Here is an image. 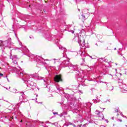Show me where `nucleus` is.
I'll list each match as a JSON object with an SVG mask.
<instances>
[{
	"instance_id": "1",
	"label": "nucleus",
	"mask_w": 127,
	"mask_h": 127,
	"mask_svg": "<svg viewBox=\"0 0 127 127\" xmlns=\"http://www.w3.org/2000/svg\"><path fill=\"white\" fill-rule=\"evenodd\" d=\"M18 74L20 77H22V80L24 81V83H25V84H28L27 87H29L30 88L35 87V88H37V87H36V84L30 80V79H31L30 75L26 74L24 72V71H20V73Z\"/></svg>"
},
{
	"instance_id": "2",
	"label": "nucleus",
	"mask_w": 127,
	"mask_h": 127,
	"mask_svg": "<svg viewBox=\"0 0 127 127\" xmlns=\"http://www.w3.org/2000/svg\"><path fill=\"white\" fill-rule=\"evenodd\" d=\"M80 37L78 38V43L79 44L80 46L84 47L86 45V43H85V38L84 37L81 36L82 33H80Z\"/></svg>"
},
{
	"instance_id": "3",
	"label": "nucleus",
	"mask_w": 127,
	"mask_h": 127,
	"mask_svg": "<svg viewBox=\"0 0 127 127\" xmlns=\"http://www.w3.org/2000/svg\"><path fill=\"white\" fill-rule=\"evenodd\" d=\"M96 114L97 115L99 118H100L101 120H105V117H104V115L102 114L101 111L99 110H96Z\"/></svg>"
},
{
	"instance_id": "4",
	"label": "nucleus",
	"mask_w": 127,
	"mask_h": 127,
	"mask_svg": "<svg viewBox=\"0 0 127 127\" xmlns=\"http://www.w3.org/2000/svg\"><path fill=\"white\" fill-rule=\"evenodd\" d=\"M54 81L57 82V83L60 82V81H62V78H61V76L59 75H56L54 77Z\"/></svg>"
},
{
	"instance_id": "5",
	"label": "nucleus",
	"mask_w": 127,
	"mask_h": 127,
	"mask_svg": "<svg viewBox=\"0 0 127 127\" xmlns=\"http://www.w3.org/2000/svg\"><path fill=\"white\" fill-rule=\"evenodd\" d=\"M8 47L10 48L11 46H10V43H8V41H4L3 42V47Z\"/></svg>"
},
{
	"instance_id": "6",
	"label": "nucleus",
	"mask_w": 127,
	"mask_h": 127,
	"mask_svg": "<svg viewBox=\"0 0 127 127\" xmlns=\"http://www.w3.org/2000/svg\"><path fill=\"white\" fill-rule=\"evenodd\" d=\"M63 65H65V66H68V67H70V61L69 60H64L62 63Z\"/></svg>"
},
{
	"instance_id": "7",
	"label": "nucleus",
	"mask_w": 127,
	"mask_h": 127,
	"mask_svg": "<svg viewBox=\"0 0 127 127\" xmlns=\"http://www.w3.org/2000/svg\"><path fill=\"white\" fill-rule=\"evenodd\" d=\"M73 126V127H76V125H75L71 123L70 122H68L67 123H65L64 125V126H63V127H69V126Z\"/></svg>"
},
{
	"instance_id": "8",
	"label": "nucleus",
	"mask_w": 127,
	"mask_h": 127,
	"mask_svg": "<svg viewBox=\"0 0 127 127\" xmlns=\"http://www.w3.org/2000/svg\"><path fill=\"white\" fill-rule=\"evenodd\" d=\"M69 67H71V69L73 70V71L75 70L77 71V69H78V66L77 65H73L72 64H69Z\"/></svg>"
},
{
	"instance_id": "9",
	"label": "nucleus",
	"mask_w": 127,
	"mask_h": 127,
	"mask_svg": "<svg viewBox=\"0 0 127 127\" xmlns=\"http://www.w3.org/2000/svg\"><path fill=\"white\" fill-rule=\"evenodd\" d=\"M20 101H21L20 102L17 104V106H18V107H19V106H20V105H21V103H22V102H24L23 95H22L20 96Z\"/></svg>"
},
{
	"instance_id": "10",
	"label": "nucleus",
	"mask_w": 127,
	"mask_h": 127,
	"mask_svg": "<svg viewBox=\"0 0 127 127\" xmlns=\"http://www.w3.org/2000/svg\"><path fill=\"white\" fill-rule=\"evenodd\" d=\"M29 75H30L31 79V78H37V77H39L38 73H34L33 74H30Z\"/></svg>"
},
{
	"instance_id": "11",
	"label": "nucleus",
	"mask_w": 127,
	"mask_h": 127,
	"mask_svg": "<svg viewBox=\"0 0 127 127\" xmlns=\"http://www.w3.org/2000/svg\"><path fill=\"white\" fill-rule=\"evenodd\" d=\"M121 89H122V90H124V91H127V85H126V84H123V85L121 86Z\"/></svg>"
},
{
	"instance_id": "12",
	"label": "nucleus",
	"mask_w": 127,
	"mask_h": 127,
	"mask_svg": "<svg viewBox=\"0 0 127 127\" xmlns=\"http://www.w3.org/2000/svg\"><path fill=\"white\" fill-rule=\"evenodd\" d=\"M108 90H109V91H113L114 90V86H113L111 85H109L107 86Z\"/></svg>"
},
{
	"instance_id": "13",
	"label": "nucleus",
	"mask_w": 127,
	"mask_h": 127,
	"mask_svg": "<svg viewBox=\"0 0 127 127\" xmlns=\"http://www.w3.org/2000/svg\"><path fill=\"white\" fill-rule=\"evenodd\" d=\"M83 62L82 63L80 64L81 66H86L85 63L86 62H85V59H82Z\"/></svg>"
},
{
	"instance_id": "14",
	"label": "nucleus",
	"mask_w": 127,
	"mask_h": 127,
	"mask_svg": "<svg viewBox=\"0 0 127 127\" xmlns=\"http://www.w3.org/2000/svg\"><path fill=\"white\" fill-rule=\"evenodd\" d=\"M118 83H119V86H121V85H122V84H124V83H123V79H119Z\"/></svg>"
},
{
	"instance_id": "15",
	"label": "nucleus",
	"mask_w": 127,
	"mask_h": 127,
	"mask_svg": "<svg viewBox=\"0 0 127 127\" xmlns=\"http://www.w3.org/2000/svg\"><path fill=\"white\" fill-rule=\"evenodd\" d=\"M81 16H82V19H83V20H86V19H87V18H86V16H85V15L84 14H82L81 15Z\"/></svg>"
},
{
	"instance_id": "16",
	"label": "nucleus",
	"mask_w": 127,
	"mask_h": 127,
	"mask_svg": "<svg viewBox=\"0 0 127 127\" xmlns=\"http://www.w3.org/2000/svg\"><path fill=\"white\" fill-rule=\"evenodd\" d=\"M73 41H77L78 42V40H79V37L78 38V37H75L73 39Z\"/></svg>"
},
{
	"instance_id": "17",
	"label": "nucleus",
	"mask_w": 127,
	"mask_h": 127,
	"mask_svg": "<svg viewBox=\"0 0 127 127\" xmlns=\"http://www.w3.org/2000/svg\"><path fill=\"white\" fill-rule=\"evenodd\" d=\"M59 49L61 50H64V51H65V50H66V49L62 46L59 47Z\"/></svg>"
},
{
	"instance_id": "18",
	"label": "nucleus",
	"mask_w": 127,
	"mask_h": 127,
	"mask_svg": "<svg viewBox=\"0 0 127 127\" xmlns=\"http://www.w3.org/2000/svg\"><path fill=\"white\" fill-rule=\"evenodd\" d=\"M12 61L14 64H17V59H13Z\"/></svg>"
},
{
	"instance_id": "19",
	"label": "nucleus",
	"mask_w": 127,
	"mask_h": 127,
	"mask_svg": "<svg viewBox=\"0 0 127 127\" xmlns=\"http://www.w3.org/2000/svg\"><path fill=\"white\" fill-rule=\"evenodd\" d=\"M0 47H3V42L2 41H0Z\"/></svg>"
},
{
	"instance_id": "20",
	"label": "nucleus",
	"mask_w": 127,
	"mask_h": 127,
	"mask_svg": "<svg viewBox=\"0 0 127 127\" xmlns=\"http://www.w3.org/2000/svg\"><path fill=\"white\" fill-rule=\"evenodd\" d=\"M8 40V42L10 43V44H11V38H9Z\"/></svg>"
},
{
	"instance_id": "21",
	"label": "nucleus",
	"mask_w": 127,
	"mask_h": 127,
	"mask_svg": "<svg viewBox=\"0 0 127 127\" xmlns=\"http://www.w3.org/2000/svg\"><path fill=\"white\" fill-rule=\"evenodd\" d=\"M13 59H17V56L16 55L13 56Z\"/></svg>"
},
{
	"instance_id": "22",
	"label": "nucleus",
	"mask_w": 127,
	"mask_h": 127,
	"mask_svg": "<svg viewBox=\"0 0 127 127\" xmlns=\"http://www.w3.org/2000/svg\"><path fill=\"white\" fill-rule=\"evenodd\" d=\"M121 116H122V117H123V118H127V116H124L122 113H121Z\"/></svg>"
},
{
	"instance_id": "23",
	"label": "nucleus",
	"mask_w": 127,
	"mask_h": 127,
	"mask_svg": "<svg viewBox=\"0 0 127 127\" xmlns=\"http://www.w3.org/2000/svg\"><path fill=\"white\" fill-rule=\"evenodd\" d=\"M58 90V91H59V92H60V91H61V89H60V88L59 87H56Z\"/></svg>"
},
{
	"instance_id": "24",
	"label": "nucleus",
	"mask_w": 127,
	"mask_h": 127,
	"mask_svg": "<svg viewBox=\"0 0 127 127\" xmlns=\"http://www.w3.org/2000/svg\"><path fill=\"white\" fill-rule=\"evenodd\" d=\"M10 59H12V60H13V56H10Z\"/></svg>"
},
{
	"instance_id": "25",
	"label": "nucleus",
	"mask_w": 127,
	"mask_h": 127,
	"mask_svg": "<svg viewBox=\"0 0 127 127\" xmlns=\"http://www.w3.org/2000/svg\"><path fill=\"white\" fill-rule=\"evenodd\" d=\"M117 122H123V120H121V119H118L117 120Z\"/></svg>"
},
{
	"instance_id": "26",
	"label": "nucleus",
	"mask_w": 127,
	"mask_h": 127,
	"mask_svg": "<svg viewBox=\"0 0 127 127\" xmlns=\"http://www.w3.org/2000/svg\"><path fill=\"white\" fill-rule=\"evenodd\" d=\"M119 112V109L115 110V113H118Z\"/></svg>"
},
{
	"instance_id": "27",
	"label": "nucleus",
	"mask_w": 127,
	"mask_h": 127,
	"mask_svg": "<svg viewBox=\"0 0 127 127\" xmlns=\"http://www.w3.org/2000/svg\"><path fill=\"white\" fill-rule=\"evenodd\" d=\"M105 122H106V123H109V120H107V119H105Z\"/></svg>"
},
{
	"instance_id": "28",
	"label": "nucleus",
	"mask_w": 127,
	"mask_h": 127,
	"mask_svg": "<svg viewBox=\"0 0 127 127\" xmlns=\"http://www.w3.org/2000/svg\"><path fill=\"white\" fill-rule=\"evenodd\" d=\"M58 113L57 112H53L54 115H57Z\"/></svg>"
},
{
	"instance_id": "29",
	"label": "nucleus",
	"mask_w": 127,
	"mask_h": 127,
	"mask_svg": "<svg viewBox=\"0 0 127 127\" xmlns=\"http://www.w3.org/2000/svg\"><path fill=\"white\" fill-rule=\"evenodd\" d=\"M0 76H3V74L0 73Z\"/></svg>"
},
{
	"instance_id": "30",
	"label": "nucleus",
	"mask_w": 127,
	"mask_h": 127,
	"mask_svg": "<svg viewBox=\"0 0 127 127\" xmlns=\"http://www.w3.org/2000/svg\"><path fill=\"white\" fill-rule=\"evenodd\" d=\"M83 126L84 127H86V126H87V124H84V125H83Z\"/></svg>"
},
{
	"instance_id": "31",
	"label": "nucleus",
	"mask_w": 127,
	"mask_h": 127,
	"mask_svg": "<svg viewBox=\"0 0 127 127\" xmlns=\"http://www.w3.org/2000/svg\"><path fill=\"white\" fill-rule=\"evenodd\" d=\"M100 127H106L105 126H100Z\"/></svg>"
},
{
	"instance_id": "32",
	"label": "nucleus",
	"mask_w": 127,
	"mask_h": 127,
	"mask_svg": "<svg viewBox=\"0 0 127 127\" xmlns=\"http://www.w3.org/2000/svg\"><path fill=\"white\" fill-rule=\"evenodd\" d=\"M44 12H46V10H45V9H44Z\"/></svg>"
},
{
	"instance_id": "33",
	"label": "nucleus",
	"mask_w": 127,
	"mask_h": 127,
	"mask_svg": "<svg viewBox=\"0 0 127 127\" xmlns=\"http://www.w3.org/2000/svg\"><path fill=\"white\" fill-rule=\"evenodd\" d=\"M4 78H7V76H4Z\"/></svg>"
},
{
	"instance_id": "34",
	"label": "nucleus",
	"mask_w": 127,
	"mask_h": 127,
	"mask_svg": "<svg viewBox=\"0 0 127 127\" xmlns=\"http://www.w3.org/2000/svg\"><path fill=\"white\" fill-rule=\"evenodd\" d=\"M7 80L8 82H9V80H8V78H7Z\"/></svg>"
},
{
	"instance_id": "35",
	"label": "nucleus",
	"mask_w": 127,
	"mask_h": 127,
	"mask_svg": "<svg viewBox=\"0 0 127 127\" xmlns=\"http://www.w3.org/2000/svg\"><path fill=\"white\" fill-rule=\"evenodd\" d=\"M37 88L38 89V91H39V88L37 87Z\"/></svg>"
},
{
	"instance_id": "36",
	"label": "nucleus",
	"mask_w": 127,
	"mask_h": 127,
	"mask_svg": "<svg viewBox=\"0 0 127 127\" xmlns=\"http://www.w3.org/2000/svg\"><path fill=\"white\" fill-rule=\"evenodd\" d=\"M78 11H80V9L79 8L78 9Z\"/></svg>"
},
{
	"instance_id": "37",
	"label": "nucleus",
	"mask_w": 127,
	"mask_h": 127,
	"mask_svg": "<svg viewBox=\"0 0 127 127\" xmlns=\"http://www.w3.org/2000/svg\"><path fill=\"white\" fill-rule=\"evenodd\" d=\"M117 116H119V113H117Z\"/></svg>"
},
{
	"instance_id": "38",
	"label": "nucleus",
	"mask_w": 127,
	"mask_h": 127,
	"mask_svg": "<svg viewBox=\"0 0 127 127\" xmlns=\"http://www.w3.org/2000/svg\"><path fill=\"white\" fill-rule=\"evenodd\" d=\"M20 122H21V123H22V120H21V121H20Z\"/></svg>"
},
{
	"instance_id": "39",
	"label": "nucleus",
	"mask_w": 127,
	"mask_h": 127,
	"mask_svg": "<svg viewBox=\"0 0 127 127\" xmlns=\"http://www.w3.org/2000/svg\"><path fill=\"white\" fill-rule=\"evenodd\" d=\"M116 49H117L116 48H115V49H114V50H116Z\"/></svg>"
},
{
	"instance_id": "40",
	"label": "nucleus",
	"mask_w": 127,
	"mask_h": 127,
	"mask_svg": "<svg viewBox=\"0 0 127 127\" xmlns=\"http://www.w3.org/2000/svg\"><path fill=\"white\" fill-rule=\"evenodd\" d=\"M103 110H105V109H106V108H103Z\"/></svg>"
},
{
	"instance_id": "41",
	"label": "nucleus",
	"mask_w": 127,
	"mask_h": 127,
	"mask_svg": "<svg viewBox=\"0 0 127 127\" xmlns=\"http://www.w3.org/2000/svg\"><path fill=\"white\" fill-rule=\"evenodd\" d=\"M90 58H92V56H90Z\"/></svg>"
},
{
	"instance_id": "42",
	"label": "nucleus",
	"mask_w": 127,
	"mask_h": 127,
	"mask_svg": "<svg viewBox=\"0 0 127 127\" xmlns=\"http://www.w3.org/2000/svg\"><path fill=\"white\" fill-rule=\"evenodd\" d=\"M112 120H114V117L112 118Z\"/></svg>"
},
{
	"instance_id": "43",
	"label": "nucleus",
	"mask_w": 127,
	"mask_h": 127,
	"mask_svg": "<svg viewBox=\"0 0 127 127\" xmlns=\"http://www.w3.org/2000/svg\"><path fill=\"white\" fill-rule=\"evenodd\" d=\"M44 82H46V81H45V80H44Z\"/></svg>"
},
{
	"instance_id": "44",
	"label": "nucleus",
	"mask_w": 127,
	"mask_h": 127,
	"mask_svg": "<svg viewBox=\"0 0 127 127\" xmlns=\"http://www.w3.org/2000/svg\"><path fill=\"white\" fill-rule=\"evenodd\" d=\"M6 90H8L7 88H6Z\"/></svg>"
},
{
	"instance_id": "45",
	"label": "nucleus",
	"mask_w": 127,
	"mask_h": 127,
	"mask_svg": "<svg viewBox=\"0 0 127 127\" xmlns=\"http://www.w3.org/2000/svg\"><path fill=\"white\" fill-rule=\"evenodd\" d=\"M121 56H122V55H123V54H121Z\"/></svg>"
},
{
	"instance_id": "46",
	"label": "nucleus",
	"mask_w": 127,
	"mask_h": 127,
	"mask_svg": "<svg viewBox=\"0 0 127 127\" xmlns=\"http://www.w3.org/2000/svg\"><path fill=\"white\" fill-rule=\"evenodd\" d=\"M123 59H125V57H123Z\"/></svg>"
},
{
	"instance_id": "47",
	"label": "nucleus",
	"mask_w": 127,
	"mask_h": 127,
	"mask_svg": "<svg viewBox=\"0 0 127 127\" xmlns=\"http://www.w3.org/2000/svg\"><path fill=\"white\" fill-rule=\"evenodd\" d=\"M41 59H43V58H41Z\"/></svg>"
},
{
	"instance_id": "48",
	"label": "nucleus",
	"mask_w": 127,
	"mask_h": 127,
	"mask_svg": "<svg viewBox=\"0 0 127 127\" xmlns=\"http://www.w3.org/2000/svg\"><path fill=\"white\" fill-rule=\"evenodd\" d=\"M116 64V65H118V64Z\"/></svg>"
},
{
	"instance_id": "49",
	"label": "nucleus",
	"mask_w": 127,
	"mask_h": 127,
	"mask_svg": "<svg viewBox=\"0 0 127 127\" xmlns=\"http://www.w3.org/2000/svg\"><path fill=\"white\" fill-rule=\"evenodd\" d=\"M126 127H127V125H126Z\"/></svg>"
},
{
	"instance_id": "50",
	"label": "nucleus",
	"mask_w": 127,
	"mask_h": 127,
	"mask_svg": "<svg viewBox=\"0 0 127 127\" xmlns=\"http://www.w3.org/2000/svg\"><path fill=\"white\" fill-rule=\"evenodd\" d=\"M83 21V22H84V21Z\"/></svg>"
},
{
	"instance_id": "51",
	"label": "nucleus",
	"mask_w": 127,
	"mask_h": 127,
	"mask_svg": "<svg viewBox=\"0 0 127 127\" xmlns=\"http://www.w3.org/2000/svg\"><path fill=\"white\" fill-rule=\"evenodd\" d=\"M100 120H103V119H100Z\"/></svg>"
}]
</instances>
